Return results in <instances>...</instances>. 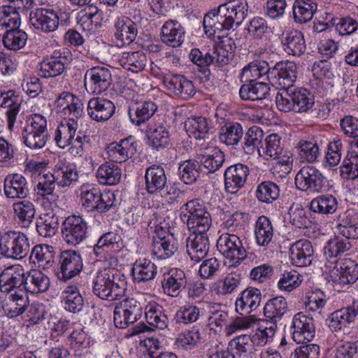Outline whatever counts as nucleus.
Wrapping results in <instances>:
<instances>
[{"mask_svg": "<svg viewBox=\"0 0 358 358\" xmlns=\"http://www.w3.org/2000/svg\"><path fill=\"white\" fill-rule=\"evenodd\" d=\"M248 5L246 0H229L206 14L203 18L205 32L218 38L236 24L240 26L247 17Z\"/></svg>", "mask_w": 358, "mask_h": 358, "instance_id": "f257e3e1", "label": "nucleus"}, {"mask_svg": "<svg viewBox=\"0 0 358 358\" xmlns=\"http://www.w3.org/2000/svg\"><path fill=\"white\" fill-rule=\"evenodd\" d=\"M127 281L114 269L105 268L99 271L92 282L94 295L103 300H120L125 296Z\"/></svg>", "mask_w": 358, "mask_h": 358, "instance_id": "f03ea898", "label": "nucleus"}, {"mask_svg": "<svg viewBox=\"0 0 358 358\" xmlns=\"http://www.w3.org/2000/svg\"><path fill=\"white\" fill-rule=\"evenodd\" d=\"M314 103V96L303 87L278 92L275 96L276 106L283 112L304 113L310 109Z\"/></svg>", "mask_w": 358, "mask_h": 358, "instance_id": "7ed1b4c3", "label": "nucleus"}, {"mask_svg": "<svg viewBox=\"0 0 358 358\" xmlns=\"http://www.w3.org/2000/svg\"><path fill=\"white\" fill-rule=\"evenodd\" d=\"M30 241L23 233L9 231L0 236V255L8 259H21L30 251Z\"/></svg>", "mask_w": 358, "mask_h": 358, "instance_id": "20e7f679", "label": "nucleus"}, {"mask_svg": "<svg viewBox=\"0 0 358 358\" xmlns=\"http://www.w3.org/2000/svg\"><path fill=\"white\" fill-rule=\"evenodd\" d=\"M358 315V303L355 301L351 306L334 311L327 319V325L331 332L343 331L347 337H354L357 329L350 328L348 325L354 323Z\"/></svg>", "mask_w": 358, "mask_h": 358, "instance_id": "39448f33", "label": "nucleus"}, {"mask_svg": "<svg viewBox=\"0 0 358 358\" xmlns=\"http://www.w3.org/2000/svg\"><path fill=\"white\" fill-rule=\"evenodd\" d=\"M24 143L31 149L43 148L48 140L47 120L40 114H33L28 119L22 131Z\"/></svg>", "mask_w": 358, "mask_h": 358, "instance_id": "423d86ee", "label": "nucleus"}, {"mask_svg": "<svg viewBox=\"0 0 358 358\" xmlns=\"http://www.w3.org/2000/svg\"><path fill=\"white\" fill-rule=\"evenodd\" d=\"M296 74L297 66L295 63L281 62L271 68L268 80L273 86L279 89V92L286 91L294 87L293 84L296 81Z\"/></svg>", "mask_w": 358, "mask_h": 358, "instance_id": "0eeeda50", "label": "nucleus"}, {"mask_svg": "<svg viewBox=\"0 0 358 358\" xmlns=\"http://www.w3.org/2000/svg\"><path fill=\"white\" fill-rule=\"evenodd\" d=\"M83 268V259L79 252L66 250L58 256L57 276L60 281L66 282L78 275Z\"/></svg>", "mask_w": 358, "mask_h": 358, "instance_id": "6e6552de", "label": "nucleus"}, {"mask_svg": "<svg viewBox=\"0 0 358 358\" xmlns=\"http://www.w3.org/2000/svg\"><path fill=\"white\" fill-rule=\"evenodd\" d=\"M217 247L219 252L233 265L241 264L247 256L241 240L233 234H222L217 241Z\"/></svg>", "mask_w": 358, "mask_h": 358, "instance_id": "1a4fd4ad", "label": "nucleus"}, {"mask_svg": "<svg viewBox=\"0 0 358 358\" xmlns=\"http://www.w3.org/2000/svg\"><path fill=\"white\" fill-rule=\"evenodd\" d=\"M88 225L81 216L70 215L62 225V236L65 243L71 246H77L87 238Z\"/></svg>", "mask_w": 358, "mask_h": 358, "instance_id": "9d476101", "label": "nucleus"}, {"mask_svg": "<svg viewBox=\"0 0 358 358\" xmlns=\"http://www.w3.org/2000/svg\"><path fill=\"white\" fill-rule=\"evenodd\" d=\"M60 13L50 8L37 7L29 13V23L34 29L50 33L58 29Z\"/></svg>", "mask_w": 358, "mask_h": 358, "instance_id": "9b49d317", "label": "nucleus"}, {"mask_svg": "<svg viewBox=\"0 0 358 358\" xmlns=\"http://www.w3.org/2000/svg\"><path fill=\"white\" fill-rule=\"evenodd\" d=\"M112 83V73L106 67L94 66L85 73L84 85L88 92L100 94L108 90Z\"/></svg>", "mask_w": 358, "mask_h": 358, "instance_id": "f8f14e48", "label": "nucleus"}, {"mask_svg": "<svg viewBox=\"0 0 358 358\" xmlns=\"http://www.w3.org/2000/svg\"><path fill=\"white\" fill-rule=\"evenodd\" d=\"M26 276L27 273L20 264L4 268L0 274V290L5 293L21 289L25 291Z\"/></svg>", "mask_w": 358, "mask_h": 358, "instance_id": "ddd939ff", "label": "nucleus"}, {"mask_svg": "<svg viewBox=\"0 0 358 358\" xmlns=\"http://www.w3.org/2000/svg\"><path fill=\"white\" fill-rule=\"evenodd\" d=\"M292 338L297 343L310 341L315 335L314 320L303 313H296L292 321Z\"/></svg>", "mask_w": 358, "mask_h": 358, "instance_id": "4468645a", "label": "nucleus"}, {"mask_svg": "<svg viewBox=\"0 0 358 358\" xmlns=\"http://www.w3.org/2000/svg\"><path fill=\"white\" fill-rule=\"evenodd\" d=\"M137 25L127 17H118L113 27V41L117 47L129 45L137 36Z\"/></svg>", "mask_w": 358, "mask_h": 358, "instance_id": "2eb2a0df", "label": "nucleus"}, {"mask_svg": "<svg viewBox=\"0 0 358 358\" xmlns=\"http://www.w3.org/2000/svg\"><path fill=\"white\" fill-rule=\"evenodd\" d=\"M136 142L129 136L122 139L119 143L113 142L106 148L107 158L116 163L126 162L136 152Z\"/></svg>", "mask_w": 358, "mask_h": 358, "instance_id": "dca6fc26", "label": "nucleus"}, {"mask_svg": "<svg viewBox=\"0 0 358 358\" xmlns=\"http://www.w3.org/2000/svg\"><path fill=\"white\" fill-rule=\"evenodd\" d=\"M332 281L340 285H349L358 279V264L351 259H344L330 272Z\"/></svg>", "mask_w": 358, "mask_h": 358, "instance_id": "f3484780", "label": "nucleus"}, {"mask_svg": "<svg viewBox=\"0 0 358 358\" xmlns=\"http://www.w3.org/2000/svg\"><path fill=\"white\" fill-rule=\"evenodd\" d=\"M58 111L66 116L68 120H78L83 114L82 101L70 92H62L56 100Z\"/></svg>", "mask_w": 358, "mask_h": 358, "instance_id": "a211bd4d", "label": "nucleus"}, {"mask_svg": "<svg viewBox=\"0 0 358 358\" xmlns=\"http://www.w3.org/2000/svg\"><path fill=\"white\" fill-rule=\"evenodd\" d=\"M163 83L169 91L183 99H188L196 93L192 82L182 75H167Z\"/></svg>", "mask_w": 358, "mask_h": 358, "instance_id": "6ab92c4d", "label": "nucleus"}, {"mask_svg": "<svg viewBox=\"0 0 358 358\" xmlns=\"http://www.w3.org/2000/svg\"><path fill=\"white\" fill-rule=\"evenodd\" d=\"M87 114L96 122H105L109 120L115 111V106L110 100L103 97H94L89 100Z\"/></svg>", "mask_w": 358, "mask_h": 358, "instance_id": "aec40b11", "label": "nucleus"}, {"mask_svg": "<svg viewBox=\"0 0 358 358\" xmlns=\"http://www.w3.org/2000/svg\"><path fill=\"white\" fill-rule=\"evenodd\" d=\"M262 292L255 287L243 290L236 301V310L241 315H248L255 311L260 306Z\"/></svg>", "mask_w": 358, "mask_h": 358, "instance_id": "412c9836", "label": "nucleus"}, {"mask_svg": "<svg viewBox=\"0 0 358 358\" xmlns=\"http://www.w3.org/2000/svg\"><path fill=\"white\" fill-rule=\"evenodd\" d=\"M210 248L206 234H191L186 239L187 253L192 261L199 262L208 254Z\"/></svg>", "mask_w": 358, "mask_h": 358, "instance_id": "4be33fe9", "label": "nucleus"}, {"mask_svg": "<svg viewBox=\"0 0 358 358\" xmlns=\"http://www.w3.org/2000/svg\"><path fill=\"white\" fill-rule=\"evenodd\" d=\"M187 283L185 272L177 268H173L164 273L162 282L164 293L172 297L178 296L181 291L185 288Z\"/></svg>", "mask_w": 358, "mask_h": 358, "instance_id": "5701e85b", "label": "nucleus"}, {"mask_svg": "<svg viewBox=\"0 0 358 358\" xmlns=\"http://www.w3.org/2000/svg\"><path fill=\"white\" fill-rule=\"evenodd\" d=\"M290 259L297 266H309L313 259L314 249L311 242L301 239L291 245Z\"/></svg>", "mask_w": 358, "mask_h": 358, "instance_id": "b1692460", "label": "nucleus"}, {"mask_svg": "<svg viewBox=\"0 0 358 358\" xmlns=\"http://www.w3.org/2000/svg\"><path fill=\"white\" fill-rule=\"evenodd\" d=\"M157 108V105L152 101L131 103L128 109L131 122L136 126L142 125L155 115Z\"/></svg>", "mask_w": 358, "mask_h": 358, "instance_id": "393cba45", "label": "nucleus"}, {"mask_svg": "<svg viewBox=\"0 0 358 358\" xmlns=\"http://www.w3.org/2000/svg\"><path fill=\"white\" fill-rule=\"evenodd\" d=\"M77 129L78 122L75 120H66L59 124L55 136L57 145L61 148H65L71 144L76 146V143H82L81 136L78 135L74 139Z\"/></svg>", "mask_w": 358, "mask_h": 358, "instance_id": "a878e982", "label": "nucleus"}, {"mask_svg": "<svg viewBox=\"0 0 358 358\" xmlns=\"http://www.w3.org/2000/svg\"><path fill=\"white\" fill-rule=\"evenodd\" d=\"M22 103V99L13 90L0 91V107L6 108L8 127L13 129Z\"/></svg>", "mask_w": 358, "mask_h": 358, "instance_id": "bb28decb", "label": "nucleus"}, {"mask_svg": "<svg viewBox=\"0 0 358 358\" xmlns=\"http://www.w3.org/2000/svg\"><path fill=\"white\" fill-rule=\"evenodd\" d=\"M29 304L28 293L21 289L10 294L2 307L8 317H15L24 313Z\"/></svg>", "mask_w": 358, "mask_h": 358, "instance_id": "cd10ccee", "label": "nucleus"}, {"mask_svg": "<svg viewBox=\"0 0 358 358\" xmlns=\"http://www.w3.org/2000/svg\"><path fill=\"white\" fill-rule=\"evenodd\" d=\"M281 43L284 50L293 56H301L306 49L303 34L295 29L285 31L281 34Z\"/></svg>", "mask_w": 358, "mask_h": 358, "instance_id": "c85d7f7f", "label": "nucleus"}, {"mask_svg": "<svg viewBox=\"0 0 358 358\" xmlns=\"http://www.w3.org/2000/svg\"><path fill=\"white\" fill-rule=\"evenodd\" d=\"M162 41L167 45L180 47L185 41V30L177 20L166 22L161 29Z\"/></svg>", "mask_w": 358, "mask_h": 358, "instance_id": "c756f323", "label": "nucleus"}, {"mask_svg": "<svg viewBox=\"0 0 358 358\" xmlns=\"http://www.w3.org/2000/svg\"><path fill=\"white\" fill-rule=\"evenodd\" d=\"M157 273V266L147 258H139L133 264L131 275L135 282H145L153 280Z\"/></svg>", "mask_w": 358, "mask_h": 358, "instance_id": "7c9ffc66", "label": "nucleus"}, {"mask_svg": "<svg viewBox=\"0 0 358 358\" xmlns=\"http://www.w3.org/2000/svg\"><path fill=\"white\" fill-rule=\"evenodd\" d=\"M177 250L176 243L172 235L157 234L153 238L152 254L158 259H165L171 257Z\"/></svg>", "mask_w": 358, "mask_h": 358, "instance_id": "2f4dec72", "label": "nucleus"}, {"mask_svg": "<svg viewBox=\"0 0 358 358\" xmlns=\"http://www.w3.org/2000/svg\"><path fill=\"white\" fill-rule=\"evenodd\" d=\"M239 94L243 100H263L270 95V87L264 82H248L241 85Z\"/></svg>", "mask_w": 358, "mask_h": 358, "instance_id": "473e14b6", "label": "nucleus"}, {"mask_svg": "<svg viewBox=\"0 0 358 358\" xmlns=\"http://www.w3.org/2000/svg\"><path fill=\"white\" fill-rule=\"evenodd\" d=\"M185 128L189 137L205 139L211 129V121L204 117L192 116L185 120Z\"/></svg>", "mask_w": 358, "mask_h": 358, "instance_id": "72a5a7b5", "label": "nucleus"}, {"mask_svg": "<svg viewBox=\"0 0 358 358\" xmlns=\"http://www.w3.org/2000/svg\"><path fill=\"white\" fill-rule=\"evenodd\" d=\"M271 67L266 61L255 60L249 63L243 69L241 73V82L248 83L256 81L257 79L266 77L270 73Z\"/></svg>", "mask_w": 358, "mask_h": 358, "instance_id": "f704fd0d", "label": "nucleus"}, {"mask_svg": "<svg viewBox=\"0 0 358 358\" xmlns=\"http://www.w3.org/2000/svg\"><path fill=\"white\" fill-rule=\"evenodd\" d=\"M317 10V4L313 0H295L292 6L294 20L296 23L310 22Z\"/></svg>", "mask_w": 358, "mask_h": 358, "instance_id": "c9c22d12", "label": "nucleus"}, {"mask_svg": "<svg viewBox=\"0 0 358 358\" xmlns=\"http://www.w3.org/2000/svg\"><path fill=\"white\" fill-rule=\"evenodd\" d=\"M49 278L37 269H32L27 273L25 292L33 294L43 293L50 287Z\"/></svg>", "mask_w": 358, "mask_h": 358, "instance_id": "e433bc0d", "label": "nucleus"}, {"mask_svg": "<svg viewBox=\"0 0 358 358\" xmlns=\"http://www.w3.org/2000/svg\"><path fill=\"white\" fill-rule=\"evenodd\" d=\"M68 59L66 57L52 55L40 63L41 76L43 78L55 77L65 70Z\"/></svg>", "mask_w": 358, "mask_h": 358, "instance_id": "4c0bfd02", "label": "nucleus"}, {"mask_svg": "<svg viewBox=\"0 0 358 358\" xmlns=\"http://www.w3.org/2000/svg\"><path fill=\"white\" fill-rule=\"evenodd\" d=\"M147 135L149 145L157 150L166 148L170 141L169 131L162 124H149Z\"/></svg>", "mask_w": 358, "mask_h": 358, "instance_id": "58836bf2", "label": "nucleus"}, {"mask_svg": "<svg viewBox=\"0 0 358 358\" xmlns=\"http://www.w3.org/2000/svg\"><path fill=\"white\" fill-rule=\"evenodd\" d=\"M55 251L52 246L36 245L31 252L30 259L34 264L43 269L50 268L54 263Z\"/></svg>", "mask_w": 358, "mask_h": 358, "instance_id": "ea45409f", "label": "nucleus"}, {"mask_svg": "<svg viewBox=\"0 0 358 358\" xmlns=\"http://www.w3.org/2000/svg\"><path fill=\"white\" fill-rule=\"evenodd\" d=\"M235 43L229 38L220 42L214 48L211 56L213 57V64L217 66H223L228 64L234 55Z\"/></svg>", "mask_w": 358, "mask_h": 358, "instance_id": "a19ab883", "label": "nucleus"}, {"mask_svg": "<svg viewBox=\"0 0 358 358\" xmlns=\"http://www.w3.org/2000/svg\"><path fill=\"white\" fill-rule=\"evenodd\" d=\"M62 302L64 308L73 313L80 312L84 307V299L78 287L74 285L67 286L62 292Z\"/></svg>", "mask_w": 358, "mask_h": 358, "instance_id": "79ce46f5", "label": "nucleus"}, {"mask_svg": "<svg viewBox=\"0 0 358 358\" xmlns=\"http://www.w3.org/2000/svg\"><path fill=\"white\" fill-rule=\"evenodd\" d=\"M13 208L18 224L23 227H29L33 222L36 213L33 203L28 200L17 201L13 203Z\"/></svg>", "mask_w": 358, "mask_h": 358, "instance_id": "37998d69", "label": "nucleus"}, {"mask_svg": "<svg viewBox=\"0 0 358 358\" xmlns=\"http://www.w3.org/2000/svg\"><path fill=\"white\" fill-rule=\"evenodd\" d=\"M287 310V301L282 296H276L269 299L264 308V315L274 322L280 320Z\"/></svg>", "mask_w": 358, "mask_h": 358, "instance_id": "c03bdc74", "label": "nucleus"}, {"mask_svg": "<svg viewBox=\"0 0 358 358\" xmlns=\"http://www.w3.org/2000/svg\"><path fill=\"white\" fill-rule=\"evenodd\" d=\"M59 217L53 212L41 215L36 222V229L41 236L52 237L59 229Z\"/></svg>", "mask_w": 358, "mask_h": 358, "instance_id": "a18cd8bd", "label": "nucleus"}, {"mask_svg": "<svg viewBox=\"0 0 358 358\" xmlns=\"http://www.w3.org/2000/svg\"><path fill=\"white\" fill-rule=\"evenodd\" d=\"M258 152L267 159H275L283 152L281 137L278 134L268 135L258 148Z\"/></svg>", "mask_w": 358, "mask_h": 358, "instance_id": "49530a36", "label": "nucleus"}, {"mask_svg": "<svg viewBox=\"0 0 358 358\" xmlns=\"http://www.w3.org/2000/svg\"><path fill=\"white\" fill-rule=\"evenodd\" d=\"M27 33L20 28L7 29L3 34L2 42L4 47L10 50H19L23 48L27 41Z\"/></svg>", "mask_w": 358, "mask_h": 358, "instance_id": "de8ad7c7", "label": "nucleus"}, {"mask_svg": "<svg viewBox=\"0 0 358 358\" xmlns=\"http://www.w3.org/2000/svg\"><path fill=\"white\" fill-rule=\"evenodd\" d=\"M255 235L257 243L266 246L273 236V227L271 220L266 216H260L255 224Z\"/></svg>", "mask_w": 358, "mask_h": 358, "instance_id": "09e8293b", "label": "nucleus"}, {"mask_svg": "<svg viewBox=\"0 0 358 358\" xmlns=\"http://www.w3.org/2000/svg\"><path fill=\"white\" fill-rule=\"evenodd\" d=\"M120 62L124 69L134 73H138L144 69L147 59L144 53L136 51L124 52Z\"/></svg>", "mask_w": 358, "mask_h": 358, "instance_id": "8fccbe9b", "label": "nucleus"}, {"mask_svg": "<svg viewBox=\"0 0 358 358\" xmlns=\"http://www.w3.org/2000/svg\"><path fill=\"white\" fill-rule=\"evenodd\" d=\"M145 315L150 325L160 329L167 327L169 320L164 313L162 306L156 303H149L145 307Z\"/></svg>", "mask_w": 358, "mask_h": 358, "instance_id": "3c124183", "label": "nucleus"}, {"mask_svg": "<svg viewBox=\"0 0 358 358\" xmlns=\"http://www.w3.org/2000/svg\"><path fill=\"white\" fill-rule=\"evenodd\" d=\"M242 126L237 122H228L220 131V141L228 145H237L243 137Z\"/></svg>", "mask_w": 358, "mask_h": 358, "instance_id": "603ef678", "label": "nucleus"}, {"mask_svg": "<svg viewBox=\"0 0 358 358\" xmlns=\"http://www.w3.org/2000/svg\"><path fill=\"white\" fill-rule=\"evenodd\" d=\"M203 167L209 173H213L220 167L224 161L223 152L216 147L206 148L200 159Z\"/></svg>", "mask_w": 358, "mask_h": 358, "instance_id": "864d4df0", "label": "nucleus"}, {"mask_svg": "<svg viewBox=\"0 0 358 358\" xmlns=\"http://www.w3.org/2000/svg\"><path fill=\"white\" fill-rule=\"evenodd\" d=\"M338 208L336 197L330 196H320L313 199L310 203V209L313 213L320 214H332Z\"/></svg>", "mask_w": 358, "mask_h": 358, "instance_id": "5fc2aeb1", "label": "nucleus"}, {"mask_svg": "<svg viewBox=\"0 0 358 358\" xmlns=\"http://www.w3.org/2000/svg\"><path fill=\"white\" fill-rule=\"evenodd\" d=\"M17 6H4L0 7V25L8 29H18L21 22Z\"/></svg>", "mask_w": 358, "mask_h": 358, "instance_id": "6e6d98bb", "label": "nucleus"}, {"mask_svg": "<svg viewBox=\"0 0 358 358\" xmlns=\"http://www.w3.org/2000/svg\"><path fill=\"white\" fill-rule=\"evenodd\" d=\"M263 131L257 126L250 127L245 134L243 149L246 154L251 155L258 150L262 143Z\"/></svg>", "mask_w": 358, "mask_h": 358, "instance_id": "4d7b16f0", "label": "nucleus"}, {"mask_svg": "<svg viewBox=\"0 0 358 358\" xmlns=\"http://www.w3.org/2000/svg\"><path fill=\"white\" fill-rule=\"evenodd\" d=\"M337 229L338 234L347 239L358 238V222L352 220V215L349 212H346L342 217H341Z\"/></svg>", "mask_w": 358, "mask_h": 358, "instance_id": "13d9d810", "label": "nucleus"}, {"mask_svg": "<svg viewBox=\"0 0 358 358\" xmlns=\"http://www.w3.org/2000/svg\"><path fill=\"white\" fill-rule=\"evenodd\" d=\"M351 244L348 240H343L338 237L330 239L324 248V255L327 259L337 257L345 252L349 250Z\"/></svg>", "mask_w": 358, "mask_h": 358, "instance_id": "bf43d9fd", "label": "nucleus"}, {"mask_svg": "<svg viewBox=\"0 0 358 358\" xmlns=\"http://www.w3.org/2000/svg\"><path fill=\"white\" fill-rule=\"evenodd\" d=\"M289 215L291 224L297 228H308L310 224L306 210L300 203H293L289 207Z\"/></svg>", "mask_w": 358, "mask_h": 358, "instance_id": "052dcab7", "label": "nucleus"}, {"mask_svg": "<svg viewBox=\"0 0 358 358\" xmlns=\"http://www.w3.org/2000/svg\"><path fill=\"white\" fill-rule=\"evenodd\" d=\"M241 280V275L237 272H232L226 275L222 281L217 283L215 290L216 293L226 295L232 293L238 287Z\"/></svg>", "mask_w": 358, "mask_h": 358, "instance_id": "680f3d73", "label": "nucleus"}, {"mask_svg": "<svg viewBox=\"0 0 358 358\" xmlns=\"http://www.w3.org/2000/svg\"><path fill=\"white\" fill-rule=\"evenodd\" d=\"M279 192L275 183L271 180H264L257 187V197L263 202L271 203L278 197Z\"/></svg>", "mask_w": 358, "mask_h": 358, "instance_id": "e2e57ef3", "label": "nucleus"}, {"mask_svg": "<svg viewBox=\"0 0 358 358\" xmlns=\"http://www.w3.org/2000/svg\"><path fill=\"white\" fill-rule=\"evenodd\" d=\"M200 217L189 219L186 220L187 226L192 234H206L209 230L212 219L210 213L206 212L204 215H201Z\"/></svg>", "mask_w": 358, "mask_h": 358, "instance_id": "0e129e2a", "label": "nucleus"}, {"mask_svg": "<svg viewBox=\"0 0 358 358\" xmlns=\"http://www.w3.org/2000/svg\"><path fill=\"white\" fill-rule=\"evenodd\" d=\"M180 217L184 222L187 220L195 218L204 215L207 211L199 200H191L185 203L180 209Z\"/></svg>", "mask_w": 358, "mask_h": 358, "instance_id": "69168bd1", "label": "nucleus"}, {"mask_svg": "<svg viewBox=\"0 0 358 358\" xmlns=\"http://www.w3.org/2000/svg\"><path fill=\"white\" fill-rule=\"evenodd\" d=\"M231 343V345L234 344L235 348L241 358H252L255 349L252 345L250 335L245 334L237 336Z\"/></svg>", "mask_w": 358, "mask_h": 358, "instance_id": "338daca9", "label": "nucleus"}, {"mask_svg": "<svg viewBox=\"0 0 358 358\" xmlns=\"http://www.w3.org/2000/svg\"><path fill=\"white\" fill-rule=\"evenodd\" d=\"M353 337L345 336L336 349V358H358V340L352 341Z\"/></svg>", "mask_w": 358, "mask_h": 358, "instance_id": "774afa93", "label": "nucleus"}]
</instances>
